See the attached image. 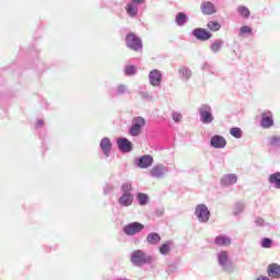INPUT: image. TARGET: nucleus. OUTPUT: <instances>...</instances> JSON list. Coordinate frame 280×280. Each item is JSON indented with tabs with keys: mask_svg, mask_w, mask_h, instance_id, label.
I'll list each match as a JSON object with an SVG mask.
<instances>
[{
	"mask_svg": "<svg viewBox=\"0 0 280 280\" xmlns=\"http://www.w3.org/2000/svg\"><path fill=\"white\" fill-rule=\"evenodd\" d=\"M271 245H272V240L270 237H264L261 242V246L264 248H271Z\"/></svg>",
	"mask_w": 280,
	"mask_h": 280,
	"instance_id": "473e14b6",
	"label": "nucleus"
},
{
	"mask_svg": "<svg viewBox=\"0 0 280 280\" xmlns=\"http://www.w3.org/2000/svg\"><path fill=\"white\" fill-rule=\"evenodd\" d=\"M137 72V68L135 66H127L126 73L127 74H135Z\"/></svg>",
	"mask_w": 280,
	"mask_h": 280,
	"instance_id": "c9c22d12",
	"label": "nucleus"
},
{
	"mask_svg": "<svg viewBox=\"0 0 280 280\" xmlns=\"http://www.w3.org/2000/svg\"><path fill=\"white\" fill-rule=\"evenodd\" d=\"M258 280H270V279H269V277H262V276H260V277H258Z\"/></svg>",
	"mask_w": 280,
	"mask_h": 280,
	"instance_id": "ea45409f",
	"label": "nucleus"
},
{
	"mask_svg": "<svg viewBox=\"0 0 280 280\" xmlns=\"http://www.w3.org/2000/svg\"><path fill=\"white\" fill-rule=\"evenodd\" d=\"M132 3H144V0H132Z\"/></svg>",
	"mask_w": 280,
	"mask_h": 280,
	"instance_id": "58836bf2",
	"label": "nucleus"
},
{
	"mask_svg": "<svg viewBox=\"0 0 280 280\" xmlns=\"http://www.w3.org/2000/svg\"><path fill=\"white\" fill-rule=\"evenodd\" d=\"M192 34L197 40H210L212 33L208 28H194Z\"/></svg>",
	"mask_w": 280,
	"mask_h": 280,
	"instance_id": "0eeeda50",
	"label": "nucleus"
},
{
	"mask_svg": "<svg viewBox=\"0 0 280 280\" xmlns=\"http://www.w3.org/2000/svg\"><path fill=\"white\" fill-rule=\"evenodd\" d=\"M143 229L144 224H142L141 222H130L129 224H126V226H124L126 235H135L136 233H140L141 231H143Z\"/></svg>",
	"mask_w": 280,
	"mask_h": 280,
	"instance_id": "39448f33",
	"label": "nucleus"
},
{
	"mask_svg": "<svg viewBox=\"0 0 280 280\" xmlns=\"http://www.w3.org/2000/svg\"><path fill=\"white\" fill-rule=\"evenodd\" d=\"M236 182H237V175H225L221 179L222 185H234V183Z\"/></svg>",
	"mask_w": 280,
	"mask_h": 280,
	"instance_id": "aec40b11",
	"label": "nucleus"
},
{
	"mask_svg": "<svg viewBox=\"0 0 280 280\" xmlns=\"http://www.w3.org/2000/svg\"><path fill=\"white\" fill-rule=\"evenodd\" d=\"M267 272H268L269 277L279 279L280 278V265L279 264H269Z\"/></svg>",
	"mask_w": 280,
	"mask_h": 280,
	"instance_id": "4468645a",
	"label": "nucleus"
},
{
	"mask_svg": "<svg viewBox=\"0 0 280 280\" xmlns=\"http://www.w3.org/2000/svg\"><path fill=\"white\" fill-rule=\"evenodd\" d=\"M131 261L137 266H141V264H147L149 258L147 257L145 253H143V250H133L131 254Z\"/></svg>",
	"mask_w": 280,
	"mask_h": 280,
	"instance_id": "423d86ee",
	"label": "nucleus"
},
{
	"mask_svg": "<svg viewBox=\"0 0 280 280\" xmlns=\"http://www.w3.org/2000/svg\"><path fill=\"white\" fill-rule=\"evenodd\" d=\"M121 191H125L126 194H132V184H130V182H126V184H122Z\"/></svg>",
	"mask_w": 280,
	"mask_h": 280,
	"instance_id": "7c9ffc66",
	"label": "nucleus"
},
{
	"mask_svg": "<svg viewBox=\"0 0 280 280\" xmlns=\"http://www.w3.org/2000/svg\"><path fill=\"white\" fill-rule=\"evenodd\" d=\"M245 34H253V28L248 26V24H244V26L240 28V36H245Z\"/></svg>",
	"mask_w": 280,
	"mask_h": 280,
	"instance_id": "c85d7f7f",
	"label": "nucleus"
},
{
	"mask_svg": "<svg viewBox=\"0 0 280 280\" xmlns=\"http://www.w3.org/2000/svg\"><path fill=\"white\" fill-rule=\"evenodd\" d=\"M219 264L221 266H226L229 262V253L228 250H221L218 255Z\"/></svg>",
	"mask_w": 280,
	"mask_h": 280,
	"instance_id": "6ab92c4d",
	"label": "nucleus"
},
{
	"mask_svg": "<svg viewBox=\"0 0 280 280\" xmlns=\"http://www.w3.org/2000/svg\"><path fill=\"white\" fill-rule=\"evenodd\" d=\"M117 90L119 94H124L126 92V85H118Z\"/></svg>",
	"mask_w": 280,
	"mask_h": 280,
	"instance_id": "e433bc0d",
	"label": "nucleus"
},
{
	"mask_svg": "<svg viewBox=\"0 0 280 280\" xmlns=\"http://www.w3.org/2000/svg\"><path fill=\"white\" fill-rule=\"evenodd\" d=\"M200 8L202 14L205 15H212L218 12L214 3H211V1H205L203 3H201Z\"/></svg>",
	"mask_w": 280,
	"mask_h": 280,
	"instance_id": "9d476101",
	"label": "nucleus"
},
{
	"mask_svg": "<svg viewBox=\"0 0 280 280\" xmlns=\"http://www.w3.org/2000/svg\"><path fill=\"white\" fill-rule=\"evenodd\" d=\"M222 40H218V42H213L211 45V50L213 52H218L220 50V48H222Z\"/></svg>",
	"mask_w": 280,
	"mask_h": 280,
	"instance_id": "2f4dec72",
	"label": "nucleus"
},
{
	"mask_svg": "<svg viewBox=\"0 0 280 280\" xmlns=\"http://www.w3.org/2000/svg\"><path fill=\"white\" fill-rule=\"evenodd\" d=\"M256 222H257V224L262 225L264 222H265V220H264L262 218H258V219L256 220Z\"/></svg>",
	"mask_w": 280,
	"mask_h": 280,
	"instance_id": "4c0bfd02",
	"label": "nucleus"
},
{
	"mask_svg": "<svg viewBox=\"0 0 280 280\" xmlns=\"http://www.w3.org/2000/svg\"><path fill=\"white\" fill-rule=\"evenodd\" d=\"M195 214L197 215V218L200 222H208V220L211 215V211H209V207H207V205L199 203L196 207Z\"/></svg>",
	"mask_w": 280,
	"mask_h": 280,
	"instance_id": "7ed1b4c3",
	"label": "nucleus"
},
{
	"mask_svg": "<svg viewBox=\"0 0 280 280\" xmlns=\"http://www.w3.org/2000/svg\"><path fill=\"white\" fill-rule=\"evenodd\" d=\"M112 142L109 140V138H103V140H101V150L103 151V153L108 156L110 151H112Z\"/></svg>",
	"mask_w": 280,
	"mask_h": 280,
	"instance_id": "2eb2a0df",
	"label": "nucleus"
},
{
	"mask_svg": "<svg viewBox=\"0 0 280 280\" xmlns=\"http://www.w3.org/2000/svg\"><path fill=\"white\" fill-rule=\"evenodd\" d=\"M147 120L142 116H137L132 120V125L129 129V135L130 136H140L143 127H145Z\"/></svg>",
	"mask_w": 280,
	"mask_h": 280,
	"instance_id": "f257e3e1",
	"label": "nucleus"
},
{
	"mask_svg": "<svg viewBox=\"0 0 280 280\" xmlns=\"http://www.w3.org/2000/svg\"><path fill=\"white\" fill-rule=\"evenodd\" d=\"M172 242H165L160 246V253L162 255H167L171 250Z\"/></svg>",
	"mask_w": 280,
	"mask_h": 280,
	"instance_id": "a878e982",
	"label": "nucleus"
},
{
	"mask_svg": "<svg viewBox=\"0 0 280 280\" xmlns=\"http://www.w3.org/2000/svg\"><path fill=\"white\" fill-rule=\"evenodd\" d=\"M161 240L160 233L152 232L147 235V242L149 244H160Z\"/></svg>",
	"mask_w": 280,
	"mask_h": 280,
	"instance_id": "f3484780",
	"label": "nucleus"
},
{
	"mask_svg": "<svg viewBox=\"0 0 280 280\" xmlns=\"http://www.w3.org/2000/svg\"><path fill=\"white\" fill-rule=\"evenodd\" d=\"M149 200V196L144 195V192H139L138 194V201L140 205H147Z\"/></svg>",
	"mask_w": 280,
	"mask_h": 280,
	"instance_id": "c756f323",
	"label": "nucleus"
},
{
	"mask_svg": "<svg viewBox=\"0 0 280 280\" xmlns=\"http://www.w3.org/2000/svg\"><path fill=\"white\" fill-rule=\"evenodd\" d=\"M37 125H44L43 120H38Z\"/></svg>",
	"mask_w": 280,
	"mask_h": 280,
	"instance_id": "a19ab883",
	"label": "nucleus"
},
{
	"mask_svg": "<svg viewBox=\"0 0 280 280\" xmlns=\"http://www.w3.org/2000/svg\"><path fill=\"white\" fill-rule=\"evenodd\" d=\"M209 32H220L222 24L219 21H209L207 24Z\"/></svg>",
	"mask_w": 280,
	"mask_h": 280,
	"instance_id": "a211bd4d",
	"label": "nucleus"
},
{
	"mask_svg": "<svg viewBox=\"0 0 280 280\" xmlns=\"http://www.w3.org/2000/svg\"><path fill=\"white\" fill-rule=\"evenodd\" d=\"M269 143L272 147H277L278 144H280V137L279 136H272V138H270Z\"/></svg>",
	"mask_w": 280,
	"mask_h": 280,
	"instance_id": "72a5a7b5",
	"label": "nucleus"
},
{
	"mask_svg": "<svg viewBox=\"0 0 280 280\" xmlns=\"http://www.w3.org/2000/svg\"><path fill=\"white\" fill-rule=\"evenodd\" d=\"M118 280H128V279H118Z\"/></svg>",
	"mask_w": 280,
	"mask_h": 280,
	"instance_id": "79ce46f5",
	"label": "nucleus"
},
{
	"mask_svg": "<svg viewBox=\"0 0 280 280\" xmlns=\"http://www.w3.org/2000/svg\"><path fill=\"white\" fill-rule=\"evenodd\" d=\"M269 183H272L277 189H280V173H273L269 176Z\"/></svg>",
	"mask_w": 280,
	"mask_h": 280,
	"instance_id": "4be33fe9",
	"label": "nucleus"
},
{
	"mask_svg": "<svg viewBox=\"0 0 280 280\" xmlns=\"http://www.w3.org/2000/svg\"><path fill=\"white\" fill-rule=\"evenodd\" d=\"M200 120L205 125L213 122V114L210 105H201L199 109Z\"/></svg>",
	"mask_w": 280,
	"mask_h": 280,
	"instance_id": "20e7f679",
	"label": "nucleus"
},
{
	"mask_svg": "<svg viewBox=\"0 0 280 280\" xmlns=\"http://www.w3.org/2000/svg\"><path fill=\"white\" fill-rule=\"evenodd\" d=\"M177 25H185L187 23V16L184 14V12H179L175 19Z\"/></svg>",
	"mask_w": 280,
	"mask_h": 280,
	"instance_id": "bb28decb",
	"label": "nucleus"
},
{
	"mask_svg": "<svg viewBox=\"0 0 280 280\" xmlns=\"http://www.w3.org/2000/svg\"><path fill=\"white\" fill-rule=\"evenodd\" d=\"M237 12L244 19H249V16H250V10L248 8H246V5H240V8H237Z\"/></svg>",
	"mask_w": 280,
	"mask_h": 280,
	"instance_id": "5701e85b",
	"label": "nucleus"
},
{
	"mask_svg": "<svg viewBox=\"0 0 280 280\" xmlns=\"http://www.w3.org/2000/svg\"><path fill=\"white\" fill-rule=\"evenodd\" d=\"M149 80L151 85H161L162 83V72L161 70L154 69L149 73Z\"/></svg>",
	"mask_w": 280,
	"mask_h": 280,
	"instance_id": "6e6552de",
	"label": "nucleus"
},
{
	"mask_svg": "<svg viewBox=\"0 0 280 280\" xmlns=\"http://www.w3.org/2000/svg\"><path fill=\"white\" fill-rule=\"evenodd\" d=\"M244 209H245L244 202H235V205L233 206L234 215L242 213V211H244Z\"/></svg>",
	"mask_w": 280,
	"mask_h": 280,
	"instance_id": "393cba45",
	"label": "nucleus"
},
{
	"mask_svg": "<svg viewBox=\"0 0 280 280\" xmlns=\"http://www.w3.org/2000/svg\"><path fill=\"white\" fill-rule=\"evenodd\" d=\"M214 243L218 246H230L232 244L231 237H228V235H217Z\"/></svg>",
	"mask_w": 280,
	"mask_h": 280,
	"instance_id": "dca6fc26",
	"label": "nucleus"
},
{
	"mask_svg": "<svg viewBox=\"0 0 280 280\" xmlns=\"http://www.w3.org/2000/svg\"><path fill=\"white\" fill-rule=\"evenodd\" d=\"M126 12L129 14V16H137L138 8L132 5V3H128V5H126Z\"/></svg>",
	"mask_w": 280,
	"mask_h": 280,
	"instance_id": "b1692460",
	"label": "nucleus"
},
{
	"mask_svg": "<svg viewBox=\"0 0 280 280\" xmlns=\"http://www.w3.org/2000/svg\"><path fill=\"white\" fill-rule=\"evenodd\" d=\"M135 200L133 195H128V192H122V195L118 198V202L124 207H130Z\"/></svg>",
	"mask_w": 280,
	"mask_h": 280,
	"instance_id": "ddd939ff",
	"label": "nucleus"
},
{
	"mask_svg": "<svg viewBox=\"0 0 280 280\" xmlns=\"http://www.w3.org/2000/svg\"><path fill=\"white\" fill-rule=\"evenodd\" d=\"M126 44L127 46H129V48H132V50H140L141 48H143L141 37H139V35H136V33H128L126 35Z\"/></svg>",
	"mask_w": 280,
	"mask_h": 280,
	"instance_id": "f03ea898",
	"label": "nucleus"
},
{
	"mask_svg": "<svg viewBox=\"0 0 280 280\" xmlns=\"http://www.w3.org/2000/svg\"><path fill=\"white\" fill-rule=\"evenodd\" d=\"M153 162L152 155H142V158L139 159L138 166L140 168H149L152 166Z\"/></svg>",
	"mask_w": 280,
	"mask_h": 280,
	"instance_id": "f8f14e48",
	"label": "nucleus"
},
{
	"mask_svg": "<svg viewBox=\"0 0 280 280\" xmlns=\"http://www.w3.org/2000/svg\"><path fill=\"white\" fill-rule=\"evenodd\" d=\"M230 133L234 138H242V136H243V131H242V129L240 127H232L230 129Z\"/></svg>",
	"mask_w": 280,
	"mask_h": 280,
	"instance_id": "cd10ccee",
	"label": "nucleus"
},
{
	"mask_svg": "<svg viewBox=\"0 0 280 280\" xmlns=\"http://www.w3.org/2000/svg\"><path fill=\"white\" fill-rule=\"evenodd\" d=\"M211 147L214 149H224L228 144L226 139L223 136H213L210 140Z\"/></svg>",
	"mask_w": 280,
	"mask_h": 280,
	"instance_id": "1a4fd4ad",
	"label": "nucleus"
},
{
	"mask_svg": "<svg viewBox=\"0 0 280 280\" xmlns=\"http://www.w3.org/2000/svg\"><path fill=\"white\" fill-rule=\"evenodd\" d=\"M261 125H262V127H265V128L272 127V125H273V118H272V116H271V115L266 116V114H262Z\"/></svg>",
	"mask_w": 280,
	"mask_h": 280,
	"instance_id": "412c9836",
	"label": "nucleus"
},
{
	"mask_svg": "<svg viewBox=\"0 0 280 280\" xmlns=\"http://www.w3.org/2000/svg\"><path fill=\"white\" fill-rule=\"evenodd\" d=\"M118 147L119 150L124 153H130V151H132V142H130V140H128L127 138L118 140Z\"/></svg>",
	"mask_w": 280,
	"mask_h": 280,
	"instance_id": "9b49d317",
	"label": "nucleus"
},
{
	"mask_svg": "<svg viewBox=\"0 0 280 280\" xmlns=\"http://www.w3.org/2000/svg\"><path fill=\"white\" fill-rule=\"evenodd\" d=\"M183 116L179 112H173V120H175V122H180Z\"/></svg>",
	"mask_w": 280,
	"mask_h": 280,
	"instance_id": "f704fd0d",
	"label": "nucleus"
}]
</instances>
